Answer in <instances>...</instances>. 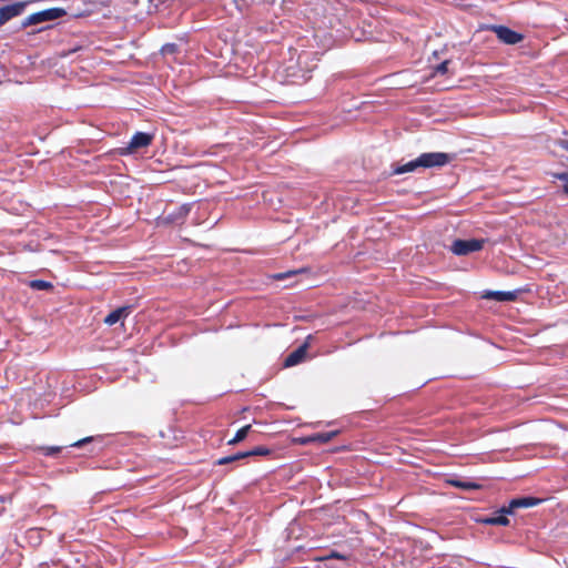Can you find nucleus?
I'll return each instance as SVG.
<instances>
[{
	"label": "nucleus",
	"instance_id": "obj_19",
	"mask_svg": "<svg viewBox=\"0 0 568 568\" xmlns=\"http://www.w3.org/2000/svg\"><path fill=\"white\" fill-rule=\"evenodd\" d=\"M30 287L33 290L44 291L51 288L52 284L42 280H33L30 282Z\"/></svg>",
	"mask_w": 568,
	"mask_h": 568
},
{
	"label": "nucleus",
	"instance_id": "obj_9",
	"mask_svg": "<svg viewBox=\"0 0 568 568\" xmlns=\"http://www.w3.org/2000/svg\"><path fill=\"white\" fill-rule=\"evenodd\" d=\"M507 515H511L510 513L504 511V507H501L497 513L491 516H487L480 519V523L489 526H508L509 519Z\"/></svg>",
	"mask_w": 568,
	"mask_h": 568
},
{
	"label": "nucleus",
	"instance_id": "obj_7",
	"mask_svg": "<svg viewBox=\"0 0 568 568\" xmlns=\"http://www.w3.org/2000/svg\"><path fill=\"white\" fill-rule=\"evenodd\" d=\"M541 503L540 498L525 496L519 498H514L509 501L508 506H504V511L514 514L518 508H530L537 506Z\"/></svg>",
	"mask_w": 568,
	"mask_h": 568
},
{
	"label": "nucleus",
	"instance_id": "obj_20",
	"mask_svg": "<svg viewBox=\"0 0 568 568\" xmlns=\"http://www.w3.org/2000/svg\"><path fill=\"white\" fill-rule=\"evenodd\" d=\"M63 446H42L38 449L45 456H55L62 450Z\"/></svg>",
	"mask_w": 568,
	"mask_h": 568
},
{
	"label": "nucleus",
	"instance_id": "obj_23",
	"mask_svg": "<svg viewBox=\"0 0 568 568\" xmlns=\"http://www.w3.org/2000/svg\"><path fill=\"white\" fill-rule=\"evenodd\" d=\"M448 64H449V61L446 60L442 63H439L436 68H435V73L437 74H446L447 71H448Z\"/></svg>",
	"mask_w": 568,
	"mask_h": 568
},
{
	"label": "nucleus",
	"instance_id": "obj_4",
	"mask_svg": "<svg viewBox=\"0 0 568 568\" xmlns=\"http://www.w3.org/2000/svg\"><path fill=\"white\" fill-rule=\"evenodd\" d=\"M153 135L145 132H136L131 138L128 145L121 149V154H131L139 149L146 148L152 143Z\"/></svg>",
	"mask_w": 568,
	"mask_h": 568
},
{
	"label": "nucleus",
	"instance_id": "obj_13",
	"mask_svg": "<svg viewBox=\"0 0 568 568\" xmlns=\"http://www.w3.org/2000/svg\"><path fill=\"white\" fill-rule=\"evenodd\" d=\"M418 168H422V164H419V158H416L415 160L408 161L407 163L396 164L393 169V174L399 175L414 172Z\"/></svg>",
	"mask_w": 568,
	"mask_h": 568
},
{
	"label": "nucleus",
	"instance_id": "obj_16",
	"mask_svg": "<svg viewBox=\"0 0 568 568\" xmlns=\"http://www.w3.org/2000/svg\"><path fill=\"white\" fill-rule=\"evenodd\" d=\"M452 485L464 490L478 489L480 486L470 480H452Z\"/></svg>",
	"mask_w": 568,
	"mask_h": 568
},
{
	"label": "nucleus",
	"instance_id": "obj_11",
	"mask_svg": "<svg viewBox=\"0 0 568 568\" xmlns=\"http://www.w3.org/2000/svg\"><path fill=\"white\" fill-rule=\"evenodd\" d=\"M485 298L495 300L498 302H510L517 297L516 291H488L484 295Z\"/></svg>",
	"mask_w": 568,
	"mask_h": 568
},
{
	"label": "nucleus",
	"instance_id": "obj_21",
	"mask_svg": "<svg viewBox=\"0 0 568 568\" xmlns=\"http://www.w3.org/2000/svg\"><path fill=\"white\" fill-rule=\"evenodd\" d=\"M554 178L562 182V191L568 195V172L555 173Z\"/></svg>",
	"mask_w": 568,
	"mask_h": 568
},
{
	"label": "nucleus",
	"instance_id": "obj_3",
	"mask_svg": "<svg viewBox=\"0 0 568 568\" xmlns=\"http://www.w3.org/2000/svg\"><path fill=\"white\" fill-rule=\"evenodd\" d=\"M418 158L419 164H422V168L425 169L442 168L452 160V155L444 152L422 153Z\"/></svg>",
	"mask_w": 568,
	"mask_h": 568
},
{
	"label": "nucleus",
	"instance_id": "obj_2",
	"mask_svg": "<svg viewBox=\"0 0 568 568\" xmlns=\"http://www.w3.org/2000/svg\"><path fill=\"white\" fill-rule=\"evenodd\" d=\"M485 240L470 239V240H455L450 246L455 255L464 256L473 252L480 251L485 244Z\"/></svg>",
	"mask_w": 568,
	"mask_h": 568
},
{
	"label": "nucleus",
	"instance_id": "obj_1",
	"mask_svg": "<svg viewBox=\"0 0 568 568\" xmlns=\"http://www.w3.org/2000/svg\"><path fill=\"white\" fill-rule=\"evenodd\" d=\"M67 14V11L62 8H50L36 13L30 14L22 21V27L27 28L30 26L39 24L47 21H53L62 18Z\"/></svg>",
	"mask_w": 568,
	"mask_h": 568
},
{
	"label": "nucleus",
	"instance_id": "obj_12",
	"mask_svg": "<svg viewBox=\"0 0 568 568\" xmlns=\"http://www.w3.org/2000/svg\"><path fill=\"white\" fill-rule=\"evenodd\" d=\"M132 311V306H121L113 312H111L105 318L104 323L108 325H114L122 318H125Z\"/></svg>",
	"mask_w": 568,
	"mask_h": 568
},
{
	"label": "nucleus",
	"instance_id": "obj_18",
	"mask_svg": "<svg viewBox=\"0 0 568 568\" xmlns=\"http://www.w3.org/2000/svg\"><path fill=\"white\" fill-rule=\"evenodd\" d=\"M241 459H244L243 452H240V453H236V454H233V455H230V456L222 457V458L217 459L216 464L217 465H227V464L241 460Z\"/></svg>",
	"mask_w": 568,
	"mask_h": 568
},
{
	"label": "nucleus",
	"instance_id": "obj_10",
	"mask_svg": "<svg viewBox=\"0 0 568 568\" xmlns=\"http://www.w3.org/2000/svg\"><path fill=\"white\" fill-rule=\"evenodd\" d=\"M193 203H184L175 207L171 213L165 216V220L170 223H181L190 213Z\"/></svg>",
	"mask_w": 568,
	"mask_h": 568
},
{
	"label": "nucleus",
	"instance_id": "obj_5",
	"mask_svg": "<svg viewBox=\"0 0 568 568\" xmlns=\"http://www.w3.org/2000/svg\"><path fill=\"white\" fill-rule=\"evenodd\" d=\"M491 30L497 38L506 44H517L523 40V36L505 26H493Z\"/></svg>",
	"mask_w": 568,
	"mask_h": 568
},
{
	"label": "nucleus",
	"instance_id": "obj_6",
	"mask_svg": "<svg viewBox=\"0 0 568 568\" xmlns=\"http://www.w3.org/2000/svg\"><path fill=\"white\" fill-rule=\"evenodd\" d=\"M27 6L28 2L21 1L0 8V27L12 18L20 16Z\"/></svg>",
	"mask_w": 568,
	"mask_h": 568
},
{
	"label": "nucleus",
	"instance_id": "obj_26",
	"mask_svg": "<svg viewBox=\"0 0 568 568\" xmlns=\"http://www.w3.org/2000/svg\"><path fill=\"white\" fill-rule=\"evenodd\" d=\"M294 273H295V272H290V273H287V274L281 273V274L275 275V278H276V280H282V278H284L285 276H287V275H290V274H294Z\"/></svg>",
	"mask_w": 568,
	"mask_h": 568
},
{
	"label": "nucleus",
	"instance_id": "obj_22",
	"mask_svg": "<svg viewBox=\"0 0 568 568\" xmlns=\"http://www.w3.org/2000/svg\"><path fill=\"white\" fill-rule=\"evenodd\" d=\"M179 50V47L178 44L175 43H165L162 48H161V53L163 55H170V54H174L176 53Z\"/></svg>",
	"mask_w": 568,
	"mask_h": 568
},
{
	"label": "nucleus",
	"instance_id": "obj_17",
	"mask_svg": "<svg viewBox=\"0 0 568 568\" xmlns=\"http://www.w3.org/2000/svg\"><path fill=\"white\" fill-rule=\"evenodd\" d=\"M271 453V450L264 446H257L251 450L243 452L244 458L252 456H266Z\"/></svg>",
	"mask_w": 568,
	"mask_h": 568
},
{
	"label": "nucleus",
	"instance_id": "obj_25",
	"mask_svg": "<svg viewBox=\"0 0 568 568\" xmlns=\"http://www.w3.org/2000/svg\"><path fill=\"white\" fill-rule=\"evenodd\" d=\"M556 144L558 146H560L561 149L568 151V140L560 139V140L556 141Z\"/></svg>",
	"mask_w": 568,
	"mask_h": 568
},
{
	"label": "nucleus",
	"instance_id": "obj_24",
	"mask_svg": "<svg viewBox=\"0 0 568 568\" xmlns=\"http://www.w3.org/2000/svg\"><path fill=\"white\" fill-rule=\"evenodd\" d=\"M93 440V437H85V438H82L73 444H70L71 447H82L84 444L87 443H90Z\"/></svg>",
	"mask_w": 568,
	"mask_h": 568
},
{
	"label": "nucleus",
	"instance_id": "obj_14",
	"mask_svg": "<svg viewBox=\"0 0 568 568\" xmlns=\"http://www.w3.org/2000/svg\"><path fill=\"white\" fill-rule=\"evenodd\" d=\"M337 434H338V430L317 433V434H314L312 436H308L305 439V443H321V444H325V443H328L329 440H332Z\"/></svg>",
	"mask_w": 568,
	"mask_h": 568
},
{
	"label": "nucleus",
	"instance_id": "obj_8",
	"mask_svg": "<svg viewBox=\"0 0 568 568\" xmlns=\"http://www.w3.org/2000/svg\"><path fill=\"white\" fill-rule=\"evenodd\" d=\"M312 338V335H308L305 343L300 345L295 351L288 354L284 361L285 367H292L300 364L306 356L308 341Z\"/></svg>",
	"mask_w": 568,
	"mask_h": 568
},
{
	"label": "nucleus",
	"instance_id": "obj_15",
	"mask_svg": "<svg viewBox=\"0 0 568 568\" xmlns=\"http://www.w3.org/2000/svg\"><path fill=\"white\" fill-rule=\"evenodd\" d=\"M250 429H251V425H246V426L240 428L236 432L235 436L232 439H230L227 444L235 445V444L242 442L247 436Z\"/></svg>",
	"mask_w": 568,
	"mask_h": 568
}]
</instances>
